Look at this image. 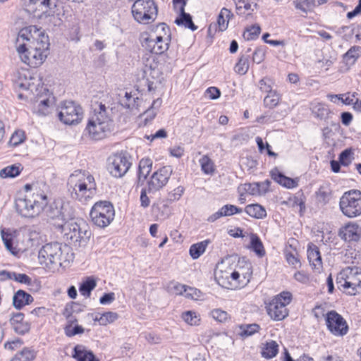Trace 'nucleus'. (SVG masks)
Listing matches in <instances>:
<instances>
[{
  "mask_svg": "<svg viewBox=\"0 0 361 361\" xmlns=\"http://www.w3.org/2000/svg\"><path fill=\"white\" fill-rule=\"evenodd\" d=\"M212 317L219 322H226L228 319V314L227 312L221 309H214L211 312Z\"/></svg>",
  "mask_w": 361,
  "mask_h": 361,
  "instance_id": "nucleus-59",
  "label": "nucleus"
},
{
  "mask_svg": "<svg viewBox=\"0 0 361 361\" xmlns=\"http://www.w3.org/2000/svg\"><path fill=\"white\" fill-rule=\"evenodd\" d=\"M1 235L6 250H8L13 256L19 257L20 249L13 245L11 235L5 232L3 229L1 231Z\"/></svg>",
  "mask_w": 361,
  "mask_h": 361,
  "instance_id": "nucleus-32",
  "label": "nucleus"
},
{
  "mask_svg": "<svg viewBox=\"0 0 361 361\" xmlns=\"http://www.w3.org/2000/svg\"><path fill=\"white\" fill-rule=\"evenodd\" d=\"M265 47H257L252 54V61L257 64L262 62L265 57Z\"/></svg>",
  "mask_w": 361,
  "mask_h": 361,
  "instance_id": "nucleus-64",
  "label": "nucleus"
},
{
  "mask_svg": "<svg viewBox=\"0 0 361 361\" xmlns=\"http://www.w3.org/2000/svg\"><path fill=\"white\" fill-rule=\"evenodd\" d=\"M72 357L77 361H99L92 351L82 345H76L74 347Z\"/></svg>",
  "mask_w": 361,
  "mask_h": 361,
  "instance_id": "nucleus-24",
  "label": "nucleus"
},
{
  "mask_svg": "<svg viewBox=\"0 0 361 361\" xmlns=\"http://www.w3.org/2000/svg\"><path fill=\"white\" fill-rule=\"evenodd\" d=\"M79 305L75 302H72L71 305H66L64 312L63 313V316L66 318L69 325L68 326H71L74 323L78 322L76 317L73 315L74 313L78 312Z\"/></svg>",
  "mask_w": 361,
  "mask_h": 361,
  "instance_id": "nucleus-37",
  "label": "nucleus"
},
{
  "mask_svg": "<svg viewBox=\"0 0 361 361\" xmlns=\"http://www.w3.org/2000/svg\"><path fill=\"white\" fill-rule=\"evenodd\" d=\"M279 352V345L275 341L266 342L262 349V356L266 359L274 357Z\"/></svg>",
  "mask_w": 361,
  "mask_h": 361,
  "instance_id": "nucleus-31",
  "label": "nucleus"
},
{
  "mask_svg": "<svg viewBox=\"0 0 361 361\" xmlns=\"http://www.w3.org/2000/svg\"><path fill=\"white\" fill-rule=\"evenodd\" d=\"M59 120L66 125H75L80 123L83 116V110L80 105L73 101H66L58 114Z\"/></svg>",
  "mask_w": 361,
  "mask_h": 361,
  "instance_id": "nucleus-9",
  "label": "nucleus"
},
{
  "mask_svg": "<svg viewBox=\"0 0 361 361\" xmlns=\"http://www.w3.org/2000/svg\"><path fill=\"white\" fill-rule=\"evenodd\" d=\"M209 243V240L192 244L190 247V255L194 259L199 258L205 251L207 246Z\"/></svg>",
  "mask_w": 361,
  "mask_h": 361,
  "instance_id": "nucleus-38",
  "label": "nucleus"
},
{
  "mask_svg": "<svg viewBox=\"0 0 361 361\" xmlns=\"http://www.w3.org/2000/svg\"><path fill=\"white\" fill-rule=\"evenodd\" d=\"M51 100L49 98L43 99L39 101L36 112L39 116H46L49 114Z\"/></svg>",
  "mask_w": 361,
  "mask_h": 361,
  "instance_id": "nucleus-57",
  "label": "nucleus"
},
{
  "mask_svg": "<svg viewBox=\"0 0 361 361\" xmlns=\"http://www.w3.org/2000/svg\"><path fill=\"white\" fill-rule=\"evenodd\" d=\"M107 169L116 178H121L129 170L131 163L126 152L116 153L107 159Z\"/></svg>",
  "mask_w": 361,
  "mask_h": 361,
  "instance_id": "nucleus-10",
  "label": "nucleus"
},
{
  "mask_svg": "<svg viewBox=\"0 0 361 361\" xmlns=\"http://www.w3.org/2000/svg\"><path fill=\"white\" fill-rule=\"evenodd\" d=\"M152 161L149 158L142 159L138 166V180L144 181L152 171Z\"/></svg>",
  "mask_w": 361,
  "mask_h": 361,
  "instance_id": "nucleus-30",
  "label": "nucleus"
},
{
  "mask_svg": "<svg viewBox=\"0 0 361 361\" xmlns=\"http://www.w3.org/2000/svg\"><path fill=\"white\" fill-rule=\"evenodd\" d=\"M250 268H247V271L246 273H240L239 271H233L231 273L227 272L226 271H224L222 270L219 271V279H231L238 282V285L246 284L250 281V277L251 275Z\"/></svg>",
  "mask_w": 361,
  "mask_h": 361,
  "instance_id": "nucleus-21",
  "label": "nucleus"
},
{
  "mask_svg": "<svg viewBox=\"0 0 361 361\" xmlns=\"http://www.w3.org/2000/svg\"><path fill=\"white\" fill-rule=\"evenodd\" d=\"M137 4L140 6L137 9V22L148 24L154 21L158 8L154 0H137Z\"/></svg>",
  "mask_w": 361,
  "mask_h": 361,
  "instance_id": "nucleus-13",
  "label": "nucleus"
},
{
  "mask_svg": "<svg viewBox=\"0 0 361 361\" xmlns=\"http://www.w3.org/2000/svg\"><path fill=\"white\" fill-rule=\"evenodd\" d=\"M347 274L346 268L343 269L336 277V283L339 289H343L348 291V286H347Z\"/></svg>",
  "mask_w": 361,
  "mask_h": 361,
  "instance_id": "nucleus-58",
  "label": "nucleus"
},
{
  "mask_svg": "<svg viewBox=\"0 0 361 361\" xmlns=\"http://www.w3.org/2000/svg\"><path fill=\"white\" fill-rule=\"evenodd\" d=\"M36 357V352L29 348L25 347L17 353L10 361H33Z\"/></svg>",
  "mask_w": 361,
  "mask_h": 361,
  "instance_id": "nucleus-33",
  "label": "nucleus"
},
{
  "mask_svg": "<svg viewBox=\"0 0 361 361\" xmlns=\"http://www.w3.org/2000/svg\"><path fill=\"white\" fill-rule=\"evenodd\" d=\"M12 275L13 276L11 280H14L16 282L26 285H30L32 283L31 278L25 274L13 272Z\"/></svg>",
  "mask_w": 361,
  "mask_h": 361,
  "instance_id": "nucleus-63",
  "label": "nucleus"
},
{
  "mask_svg": "<svg viewBox=\"0 0 361 361\" xmlns=\"http://www.w3.org/2000/svg\"><path fill=\"white\" fill-rule=\"evenodd\" d=\"M180 15L176 19L175 23L178 25H183L184 27L195 31L197 29V27L193 23L192 16L185 12V8H182L180 9Z\"/></svg>",
  "mask_w": 361,
  "mask_h": 361,
  "instance_id": "nucleus-29",
  "label": "nucleus"
},
{
  "mask_svg": "<svg viewBox=\"0 0 361 361\" xmlns=\"http://www.w3.org/2000/svg\"><path fill=\"white\" fill-rule=\"evenodd\" d=\"M97 286V281L92 276L86 277L80 284L79 292L85 298H89Z\"/></svg>",
  "mask_w": 361,
  "mask_h": 361,
  "instance_id": "nucleus-28",
  "label": "nucleus"
},
{
  "mask_svg": "<svg viewBox=\"0 0 361 361\" xmlns=\"http://www.w3.org/2000/svg\"><path fill=\"white\" fill-rule=\"evenodd\" d=\"M317 198L318 201L324 204L327 203L331 199V192L326 188L320 187L317 192Z\"/></svg>",
  "mask_w": 361,
  "mask_h": 361,
  "instance_id": "nucleus-60",
  "label": "nucleus"
},
{
  "mask_svg": "<svg viewBox=\"0 0 361 361\" xmlns=\"http://www.w3.org/2000/svg\"><path fill=\"white\" fill-rule=\"evenodd\" d=\"M25 139V133L22 130H16L11 135L8 144L11 146L16 147L24 142Z\"/></svg>",
  "mask_w": 361,
  "mask_h": 361,
  "instance_id": "nucleus-56",
  "label": "nucleus"
},
{
  "mask_svg": "<svg viewBox=\"0 0 361 361\" xmlns=\"http://www.w3.org/2000/svg\"><path fill=\"white\" fill-rule=\"evenodd\" d=\"M61 233L72 243L85 244L91 236V231L85 223L82 224L75 221H67L59 226Z\"/></svg>",
  "mask_w": 361,
  "mask_h": 361,
  "instance_id": "nucleus-8",
  "label": "nucleus"
},
{
  "mask_svg": "<svg viewBox=\"0 0 361 361\" xmlns=\"http://www.w3.org/2000/svg\"><path fill=\"white\" fill-rule=\"evenodd\" d=\"M292 294L283 291L276 295L267 306L268 315L275 321H281L288 315L287 305L292 301Z\"/></svg>",
  "mask_w": 361,
  "mask_h": 361,
  "instance_id": "nucleus-7",
  "label": "nucleus"
},
{
  "mask_svg": "<svg viewBox=\"0 0 361 361\" xmlns=\"http://www.w3.org/2000/svg\"><path fill=\"white\" fill-rule=\"evenodd\" d=\"M346 274L348 293L355 295L361 290V269L356 267H347Z\"/></svg>",
  "mask_w": 361,
  "mask_h": 361,
  "instance_id": "nucleus-16",
  "label": "nucleus"
},
{
  "mask_svg": "<svg viewBox=\"0 0 361 361\" xmlns=\"http://www.w3.org/2000/svg\"><path fill=\"white\" fill-rule=\"evenodd\" d=\"M118 104L126 109L132 110L135 104V97H133L131 92H125L124 96L119 94Z\"/></svg>",
  "mask_w": 361,
  "mask_h": 361,
  "instance_id": "nucleus-49",
  "label": "nucleus"
},
{
  "mask_svg": "<svg viewBox=\"0 0 361 361\" xmlns=\"http://www.w3.org/2000/svg\"><path fill=\"white\" fill-rule=\"evenodd\" d=\"M353 154L350 149H345L339 154V161L341 165L348 166L352 161L351 155Z\"/></svg>",
  "mask_w": 361,
  "mask_h": 361,
  "instance_id": "nucleus-62",
  "label": "nucleus"
},
{
  "mask_svg": "<svg viewBox=\"0 0 361 361\" xmlns=\"http://www.w3.org/2000/svg\"><path fill=\"white\" fill-rule=\"evenodd\" d=\"M60 200L59 199L55 200L49 206L47 211V216L51 219H61L60 215Z\"/></svg>",
  "mask_w": 361,
  "mask_h": 361,
  "instance_id": "nucleus-54",
  "label": "nucleus"
},
{
  "mask_svg": "<svg viewBox=\"0 0 361 361\" xmlns=\"http://www.w3.org/2000/svg\"><path fill=\"white\" fill-rule=\"evenodd\" d=\"M47 200V196L41 193H27L16 200V211L23 217L32 218L41 212Z\"/></svg>",
  "mask_w": 361,
  "mask_h": 361,
  "instance_id": "nucleus-4",
  "label": "nucleus"
},
{
  "mask_svg": "<svg viewBox=\"0 0 361 361\" xmlns=\"http://www.w3.org/2000/svg\"><path fill=\"white\" fill-rule=\"evenodd\" d=\"M170 39V35H168L165 39L161 36H156V44L154 46V54H161L166 51L169 47Z\"/></svg>",
  "mask_w": 361,
  "mask_h": 361,
  "instance_id": "nucleus-42",
  "label": "nucleus"
},
{
  "mask_svg": "<svg viewBox=\"0 0 361 361\" xmlns=\"http://www.w3.org/2000/svg\"><path fill=\"white\" fill-rule=\"evenodd\" d=\"M23 170L20 164L8 166L0 171V177L2 178H15L20 175Z\"/></svg>",
  "mask_w": 361,
  "mask_h": 361,
  "instance_id": "nucleus-34",
  "label": "nucleus"
},
{
  "mask_svg": "<svg viewBox=\"0 0 361 361\" xmlns=\"http://www.w3.org/2000/svg\"><path fill=\"white\" fill-rule=\"evenodd\" d=\"M172 171L171 166H165L154 172L148 183V192L157 191L166 185Z\"/></svg>",
  "mask_w": 361,
  "mask_h": 361,
  "instance_id": "nucleus-14",
  "label": "nucleus"
},
{
  "mask_svg": "<svg viewBox=\"0 0 361 361\" xmlns=\"http://www.w3.org/2000/svg\"><path fill=\"white\" fill-rule=\"evenodd\" d=\"M30 4H33L36 8L41 10L43 13H47L56 7V0H30Z\"/></svg>",
  "mask_w": 361,
  "mask_h": 361,
  "instance_id": "nucleus-40",
  "label": "nucleus"
},
{
  "mask_svg": "<svg viewBox=\"0 0 361 361\" xmlns=\"http://www.w3.org/2000/svg\"><path fill=\"white\" fill-rule=\"evenodd\" d=\"M307 253L310 266L319 272L322 269V260L318 247L312 243H309Z\"/></svg>",
  "mask_w": 361,
  "mask_h": 361,
  "instance_id": "nucleus-19",
  "label": "nucleus"
},
{
  "mask_svg": "<svg viewBox=\"0 0 361 361\" xmlns=\"http://www.w3.org/2000/svg\"><path fill=\"white\" fill-rule=\"evenodd\" d=\"M271 176L274 181L288 189L296 188L298 185L297 179L286 176L277 169L271 171Z\"/></svg>",
  "mask_w": 361,
  "mask_h": 361,
  "instance_id": "nucleus-23",
  "label": "nucleus"
},
{
  "mask_svg": "<svg viewBox=\"0 0 361 361\" xmlns=\"http://www.w3.org/2000/svg\"><path fill=\"white\" fill-rule=\"evenodd\" d=\"M239 329L240 330L239 335L241 337H248L258 332L261 328L259 324L253 323L250 324H241L239 326Z\"/></svg>",
  "mask_w": 361,
  "mask_h": 361,
  "instance_id": "nucleus-45",
  "label": "nucleus"
},
{
  "mask_svg": "<svg viewBox=\"0 0 361 361\" xmlns=\"http://www.w3.org/2000/svg\"><path fill=\"white\" fill-rule=\"evenodd\" d=\"M67 187L71 197L82 203L88 202L97 192L94 178L85 171H75L68 179Z\"/></svg>",
  "mask_w": 361,
  "mask_h": 361,
  "instance_id": "nucleus-2",
  "label": "nucleus"
},
{
  "mask_svg": "<svg viewBox=\"0 0 361 361\" xmlns=\"http://www.w3.org/2000/svg\"><path fill=\"white\" fill-rule=\"evenodd\" d=\"M293 4L295 9L301 12L302 16H306L314 8L312 0H294Z\"/></svg>",
  "mask_w": 361,
  "mask_h": 361,
  "instance_id": "nucleus-41",
  "label": "nucleus"
},
{
  "mask_svg": "<svg viewBox=\"0 0 361 361\" xmlns=\"http://www.w3.org/2000/svg\"><path fill=\"white\" fill-rule=\"evenodd\" d=\"M118 314L113 312H106L95 317L94 321L99 322L101 325L112 323L118 319Z\"/></svg>",
  "mask_w": 361,
  "mask_h": 361,
  "instance_id": "nucleus-48",
  "label": "nucleus"
},
{
  "mask_svg": "<svg viewBox=\"0 0 361 361\" xmlns=\"http://www.w3.org/2000/svg\"><path fill=\"white\" fill-rule=\"evenodd\" d=\"M281 99V95L276 92H271L264 99V104L266 107L273 109L276 107Z\"/></svg>",
  "mask_w": 361,
  "mask_h": 361,
  "instance_id": "nucleus-51",
  "label": "nucleus"
},
{
  "mask_svg": "<svg viewBox=\"0 0 361 361\" xmlns=\"http://www.w3.org/2000/svg\"><path fill=\"white\" fill-rule=\"evenodd\" d=\"M70 247L58 242L47 243L39 251V260L41 264L47 267L62 266L69 261L68 258Z\"/></svg>",
  "mask_w": 361,
  "mask_h": 361,
  "instance_id": "nucleus-3",
  "label": "nucleus"
},
{
  "mask_svg": "<svg viewBox=\"0 0 361 361\" xmlns=\"http://www.w3.org/2000/svg\"><path fill=\"white\" fill-rule=\"evenodd\" d=\"M328 330L334 336H343L348 333V326L343 317L335 310L329 311L325 317Z\"/></svg>",
  "mask_w": 361,
  "mask_h": 361,
  "instance_id": "nucleus-12",
  "label": "nucleus"
},
{
  "mask_svg": "<svg viewBox=\"0 0 361 361\" xmlns=\"http://www.w3.org/2000/svg\"><path fill=\"white\" fill-rule=\"evenodd\" d=\"M92 114L85 128L90 137L95 140L106 137L114 130V104L110 102L109 97L101 102H94L92 104Z\"/></svg>",
  "mask_w": 361,
  "mask_h": 361,
  "instance_id": "nucleus-1",
  "label": "nucleus"
},
{
  "mask_svg": "<svg viewBox=\"0 0 361 361\" xmlns=\"http://www.w3.org/2000/svg\"><path fill=\"white\" fill-rule=\"evenodd\" d=\"M33 297L23 290H18L13 297V305L17 310L22 309L24 306L33 302Z\"/></svg>",
  "mask_w": 361,
  "mask_h": 361,
  "instance_id": "nucleus-25",
  "label": "nucleus"
},
{
  "mask_svg": "<svg viewBox=\"0 0 361 361\" xmlns=\"http://www.w3.org/2000/svg\"><path fill=\"white\" fill-rule=\"evenodd\" d=\"M261 27L259 25H254L246 28L243 37L247 40H254L257 39L260 34Z\"/></svg>",
  "mask_w": 361,
  "mask_h": 361,
  "instance_id": "nucleus-53",
  "label": "nucleus"
},
{
  "mask_svg": "<svg viewBox=\"0 0 361 361\" xmlns=\"http://www.w3.org/2000/svg\"><path fill=\"white\" fill-rule=\"evenodd\" d=\"M233 1L235 4L236 13L239 16L245 14L243 9L253 11V8L257 7V1L249 2V0H233Z\"/></svg>",
  "mask_w": 361,
  "mask_h": 361,
  "instance_id": "nucleus-35",
  "label": "nucleus"
},
{
  "mask_svg": "<svg viewBox=\"0 0 361 361\" xmlns=\"http://www.w3.org/2000/svg\"><path fill=\"white\" fill-rule=\"evenodd\" d=\"M157 104V106H159L161 104V100H154L149 108L137 117V124L138 125V127L147 126L148 123L155 118L157 115V110L154 108V106Z\"/></svg>",
  "mask_w": 361,
  "mask_h": 361,
  "instance_id": "nucleus-22",
  "label": "nucleus"
},
{
  "mask_svg": "<svg viewBox=\"0 0 361 361\" xmlns=\"http://www.w3.org/2000/svg\"><path fill=\"white\" fill-rule=\"evenodd\" d=\"M39 34H36L33 37L32 41L28 43H24L22 45H26L27 47L30 48V46L37 48L38 52L47 53L49 47V37L46 35L43 31L39 30Z\"/></svg>",
  "mask_w": 361,
  "mask_h": 361,
  "instance_id": "nucleus-18",
  "label": "nucleus"
},
{
  "mask_svg": "<svg viewBox=\"0 0 361 361\" xmlns=\"http://www.w3.org/2000/svg\"><path fill=\"white\" fill-rule=\"evenodd\" d=\"M245 212L250 216L262 219L267 216V212L264 207L259 204H250L245 207Z\"/></svg>",
  "mask_w": 361,
  "mask_h": 361,
  "instance_id": "nucleus-27",
  "label": "nucleus"
},
{
  "mask_svg": "<svg viewBox=\"0 0 361 361\" xmlns=\"http://www.w3.org/2000/svg\"><path fill=\"white\" fill-rule=\"evenodd\" d=\"M90 216L95 226L99 228H105L114 219L115 211L114 206L109 201L97 202L92 207Z\"/></svg>",
  "mask_w": 361,
  "mask_h": 361,
  "instance_id": "nucleus-5",
  "label": "nucleus"
},
{
  "mask_svg": "<svg viewBox=\"0 0 361 361\" xmlns=\"http://www.w3.org/2000/svg\"><path fill=\"white\" fill-rule=\"evenodd\" d=\"M250 55H242L235 66V71L240 75H245L249 70Z\"/></svg>",
  "mask_w": 361,
  "mask_h": 361,
  "instance_id": "nucleus-47",
  "label": "nucleus"
},
{
  "mask_svg": "<svg viewBox=\"0 0 361 361\" xmlns=\"http://www.w3.org/2000/svg\"><path fill=\"white\" fill-rule=\"evenodd\" d=\"M59 200L61 220H62L63 223L72 220L75 216L74 209L69 202L64 201L62 199H59Z\"/></svg>",
  "mask_w": 361,
  "mask_h": 361,
  "instance_id": "nucleus-26",
  "label": "nucleus"
},
{
  "mask_svg": "<svg viewBox=\"0 0 361 361\" xmlns=\"http://www.w3.org/2000/svg\"><path fill=\"white\" fill-rule=\"evenodd\" d=\"M224 216H228L235 214H240L243 209L233 204H226L221 208Z\"/></svg>",
  "mask_w": 361,
  "mask_h": 361,
  "instance_id": "nucleus-61",
  "label": "nucleus"
},
{
  "mask_svg": "<svg viewBox=\"0 0 361 361\" xmlns=\"http://www.w3.org/2000/svg\"><path fill=\"white\" fill-rule=\"evenodd\" d=\"M36 49L32 46H30V48L27 47L26 45H20L17 48L21 61L32 68L41 66L48 55L47 53L38 52Z\"/></svg>",
  "mask_w": 361,
  "mask_h": 361,
  "instance_id": "nucleus-11",
  "label": "nucleus"
},
{
  "mask_svg": "<svg viewBox=\"0 0 361 361\" xmlns=\"http://www.w3.org/2000/svg\"><path fill=\"white\" fill-rule=\"evenodd\" d=\"M24 314L18 312L13 314L9 322L13 331L18 335H25L30 330L31 324L24 320Z\"/></svg>",
  "mask_w": 361,
  "mask_h": 361,
  "instance_id": "nucleus-17",
  "label": "nucleus"
},
{
  "mask_svg": "<svg viewBox=\"0 0 361 361\" xmlns=\"http://www.w3.org/2000/svg\"><path fill=\"white\" fill-rule=\"evenodd\" d=\"M339 208L342 214L348 218H355L361 215V192L350 190L343 193L340 198Z\"/></svg>",
  "mask_w": 361,
  "mask_h": 361,
  "instance_id": "nucleus-6",
  "label": "nucleus"
},
{
  "mask_svg": "<svg viewBox=\"0 0 361 361\" xmlns=\"http://www.w3.org/2000/svg\"><path fill=\"white\" fill-rule=\"evenodd\" d=\"M142 46L149 52L154 54L156 44V37H153L147 32H142L140 35Z\"/></svg>",
  "mask_w": 361,
  "mask_h": 361,
  "instance_id": "nucleus-39",
  "label": "nucleus"
},
{
  "mask_svg": "<svg viewBox=\"0 0 361 361\" xmlns=\"http://www.w3.org/2000/svg\"><path fill=\"white\" fill-rule=\"evenodd\" d=\"M39 84V79L32 75L28 70H22L18 72L16 85L19 88L32 92L34 90H37V87Z\"/></svg>",
  "mask_w": 361,
  "mask_h": 361,
  "instance_id": "nucleus-15",
  "label": "nucleus"
},
{
  "mask_svg": "<svg viewBox=\"0 0 361 361\" xmlns=\"http://www.w3.org/2000/svg\"><path fill=\"white\" fill-rule=\"evenodd\" d=\"M251 249L262 257L265 255V250L260 238L257 235H252L250 239Z\"/></svg>",
  "mask_w": 361,
  "mask_h": 361,
  "instance_id": "nucleus-50",
  "label": "nucleus"
},
{
  "mask_svg": "<svg viewBox=\"0 0 361 361\" xmlns=\"http://www.w3.org/2000/svg\"><path fill=\"white\" fill-rule=\"evenodd\" d=\"M233 16V15L229 9L223 8L221 10L217 19V23L220 31H224L227 29L228 20Z\"/></svg>",
  "mask_w": 361,
  "mask_h": 361,
  "instance_id": "nucleus-36",
  "label": "nucleus"
},
{
  "mask_svg": "<svg viewBox=\"0 0 361 361\" xmlns=\"http://www.w3.org/2000/svg\"><path fill=\"white\" fill-rule=\"evenodd\" d=\"M182 319L190 325H198L200 321V318L195 312L187 311L182 314Z\"/></svg>",
  "mask_w": 361,
  "mask_h": 361,
  "instance_id": "nucleus-55",
  "label": "nucleus"
},
{
  "mask_svg": "<svg viewBox=\"0 0 361 361\" xmlns=\"http://www.w3.org/2000/svg\"><path fill=\"white\" fill-rule=\"evenodd\" d=\"M361 228L355 223L348 224L339 233L341 238L345 241H357L360 237Z\"/></svg>",
  "mask_w": 361,
  "mask_h": 361,
  "instance_id": "nucleus-20",
  "label": "nucleus"
},
{
  "mask_svg": "<svg viewBox=\"0 0 361 361\" xmlns=\"http://www.w3.org/2000/svg\"><path fill=\"white\" fill-rule=\"evenodd\" d=\"M361 56V47L353 46L344 54L347 62L354 63Z\"/></svg>",
  "mask_w": 361,
  "mask_h": 361,
  "instance_id": "nucleus-52",
  "label": "nucleus"
},
{
  "mask_svg": "<svg viewBox=\"0 0 361 361\" xmlns=\"http://www.w3.org/2000/svg\"><path fill=\"white\" fill-rule=\"evenodd\" d=\"M201 170L204 174L212 175L215 171V165L214 161L207 156L204 155L199 160Z\"/></svg>",
  "mask_w": 361,
  "mask_h": 361,
  "instance_id": "nucleus-43",
  "label": "nucleus"
},
{
  "mask_svg": "<svg viewBox=\"0 0 361 361\" xmlns=\"http://www.w3.org/2000/svg\"><path fill=\"white\" fill-rule=\"evenodd\" d=\"M312 112L314 116L321 119L326 120L331 114L329 108L324 104L318 103L313 106Z\"/></svg>",
  "mask_w": 361,
  "mask_h": 361,
  "instance_id": "nucleus-44",
  "label": "nucleus"
},
{
  "mask_svg": "<svg viewBox=\"0 0 361 361\" xmlns=\"http://www.w3.org/2000/svg\"><path fill=\"white\" fill-rule=\"evenodd\" d=\"M39 30L35 25H30L29 27H24L19 32L18 36L24 40L27 41V43L32 41L33 37L36 34H39Z\"/></svg>",
  "mask_w": 361,
  "mask_h": 361,
  "instance_id": "nucleus-46",
  "label": "nucleus"
}]
</instances>
